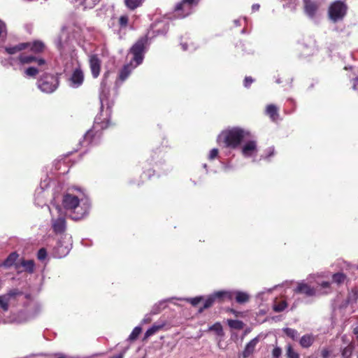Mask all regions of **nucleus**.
Returning a JSON list of instances; mask_svg holds the SVG:
<instances>
[{
	"label": "nucleus",
	"mask_w": 358,
	"mask_h": 358,
	"mask_svg": "<svg viewBox=\"0 0 358 358\" xmlns=\"http://www.w3.org/2000/svg\"><path fill=\"white\" fill-rule=\"evenodd\" d=\"M59 85V77L49 73H44L37 81L38 88L44 93H52Z\"/></svg>",
	"instance_id": "2"
},
{
	"label": "nucleus",
	"mask_w": 358,
	"mask_h": 358,
	"mask_svg": "<svg viewBox=\"0 0 358 358\" xmlns=\"http://www.w3.org/2000/svg\"><path fill=\"white\" fill-rule=\"evenodd\" d=\"M282 355V350L280 347H275L272 351V356L273 358H279Z\"/></svg>",
	"instance_id": "45"
},
{
	"label": "nucleus",
	"mask_w": 358,
	"mask_h": 358,
	"mask_svg": "<svg viewBox=\"0 0 358 358\" xmlns=\"http://www.w3.org/2000/svg\"><path fill=\"white\" fill-rule=\"evenodd\" d=\"M266 114L273 121H276L279 118V108L274 104H268L266 108Z\"/></svg>",
	"instance_id": "17"
},
{
	"label": "nucleus",
	"mask_w": 358,
	"mask_h": 358,
	"mask_svg": "<svg viewBox=\"0 0 358 358\" xmlns=\"http://www.w3.org/2000/svg\"><path fill=\"white\" fill-rule=\"evenodd\" d=\"M46 257H47L46 250L44 248L39 249V250L38 251V253H37V258L39 260L43 261L46 258Z\"/></svg>",
	"instance_id": "44"
},
{
	"label": "nucleus",
	"mask_w": 358,
	"mask_h": 358,
	"mask_svg": "<svg viewBox=\"0 0 358 358\" xmlns=\"http://www.w3.org/2000/svg\"><path fill=\"white\" fill-rule=\"evenodd\" d=\"M22 266L24 268L25 271L29 273H32L34 270V260H24L23 259L20 264H16L15 268L18 271V272H21L19 271L20 267Z\"/></svg>",
	"instance_id": "21"
},
{
	"label": "nucleus",
	"mask_w": 358,
	"mask_h": 358,
	"mask_svg": "<svg viewBox=\"0 0 358 358\" xmlns=\"http://www.w3.org/2000/svg\"><path fill=\"white\" fill-rule=\"evenodd\" d=\"M228 325L235 329H241L243 327V322L241 320H228Z\"/></svg>",
	"instance_id": "32"
},
{
	"label": "nucleus",
	"mask_w": 358,
	"mask_h": 358,
	"mask_svg": "<svg viewBox=\"0 0 358 358\" xmlns=\"http://www.w3.org/2000/svg\"><path fill=\"white\" fill-rule=\"evenodd\" d=\"M238 48H241L242 49V50H244L243 49V46H244V44L242 43V42H240V43L238 45H236Z\"/></svg>",
	"instance_id": "58"
},
{
	"label": "nucleus",
	"mask_w": 358,
	"mask_h": 358,
	"mask_svg": "<svg viewBox=\"0 0 358 358\" xmlns=\"http://www.w3.org/2000/svg\"><path fill=\"white\" fill-rule=\"evenodd\" d=\"M148 41L147 36H142L130 48V52L133 55L131 62H135L134 67H136L143 62Z\"/></svg>",
	"instance_id": "4"
},
{
	"label": "nucleus",
	"mask_w": 358,
	"mask_h": 358,
	"mask_svg": "<svg viewBox=\"0 0 358 358\" xmlns=\"http://www.w3.org/2000/svg\"><path fill=\"white\" fill-rule=\"evenodd\" d=\"M110 73L108 71L104 73L103 76V80L101 82V85H103L104 87L106 85V80L109 77Z\"/></svg>",
	"instance_id": "51"
},
{
	"label": "nucleus",
	"mask_w": 358,
	"mask_h": 358,
	"mask_svg": "<svg viewBox=\"0 0 358 358\" xmlns=\"http://www.w3.org/2000/svg\"><path fill=\"white\" fill-rule=\"evenodd\" d=\"M218 154H219L218 149H217V148L212 149L210 151V153L208 155V159L213 160V159H215L216 157H217Z\"/></svg>",
	"instance_id": "47"
},
{
	"label": "nucleus",
	"mask_w": 358,
	"mask_h": 358,
	"mask_svg": "<svg viewBox=\"0 0 358 358\" xmlns=\"http://www.w3.org/2000/svg\"><path fill=\"white\" fill-rule=\"evenodd\" d=\"M25 43L29 45L28 48L34 53H41L45 48V44L40 41H35L33 43L26 42Z\"/></svg>",
	"instance_id": "18"
},
{
	"label": "nucleus",
	"mask_w": 358,
	"mask_h": 358,
	"mask_svg": "<svg viewBox=\"0 0 358 358\" xmlns=\"http://www.w3.org/2000/svg\"><path fill=\"white\" fill-rule=\"evenodd\" d=\"M166 149V148L163 147L162 149H160V148H156L155 149H153L152 152V155H151V157L152 158V159H155V155H157L158 153L165 152Z\"/></svg>",
	"instance_id": "46"
},
{
	"label": "nucleus",
	"mask_w": 358,
	"mask_h": 358,
	"mask_svg": "<svg viewBox=\"0 0 358 358\" xmlns=\"http://www.w3.org/2000/svg\"><path fill=\"white\" fill-rule=\"evenodd\" d=\"M97 118L96 119L95 124L93 126V129L89 130L85 135L84 138L89 143H92L95 138L96 134H94L95 129H104L109 127L110 122L107 120L106 122H97Z\"/></svg>",
	"instance_id": "8"
},
{
	"label": "nucleus",
	"mask_w": 358,
	"mask_h": 358,
	"mask_svg": "<svg viewBox=\"0 0 358 358\" xmlns=\"http://www.w3.org/2000/svg\"><path fill=\"white\" fill-rule=\"evenodd\" d=\"M331 351L327 348H323L321 351V356L322 358H329Z\"/></svg>",
	"instance_id": "50"
},
{
	"label": "nucleus",
	"mask_w": 358,
	"mask_h": 358,
	"mask_svg": "<svg viewBox=\"0 0 358 358\" xmlns=\"http://www.w3.org/2000/svg\"><path fill=\"white\" fill-rule=\"evenodd\" d=\"M90 67L92 77L96 78L99 77L101 71V61L97 55H92L89 59Z\"/></svg>",
	"instance_id": "9"
},
{
	"label": "nucleus",
	"mask_w": 358,
	"mask_h": 358,
	"mask_svg": "<svg viewBox=\"0 0 358 358\" xmlns=\"http://www.w3.org/2000/svg\"><path fill=\"white\" fill-rule=\"evenodd\" d=\"M124 357V352H121L117 355L113 356L110 358H123Z\"/></svg>",
	"instance_id": "57"
},
{
	"label": "nucleus",
	"mask_w": 358,
	"mask_h": 358,
	"mask_svg": "<svg viewBox=\"0 0 358 358\" xmlns=\"http://www.w3.org/2000/svg\"><path fill=\"white\" fill-rule=\"evenodd\" d=\"M346 278V275L343 273H334L332 276V280L334 282H336L337 284H341L343 283Z\"/></svg>",
	"instance_id": "34"
},
{
	"label": "nucleus",
	"mask_w": 358,
	"mask_h": 358,
	"mask_svg": "<svg viewBox=\"0 0 358 358\" xmlns=\"http://www.w3.org/2000/svg\"><path fill=\"white\" fill-rule=\"evenodd\" d=\"M79 204L80 200L77 196L69 193L65 194L63 196L62 206L64 209L73 213L71 217L75 220L82 219L85 215L87 213L86 210L81 213L76 212V209L79 207Z\"/></svg>",
	"instance_id": "3"
},
{
	"label": "nucleus",
	"mask_w": 358,
	"mask_h": 358,
	"mask_svg": "<svg viewBox=\"0 0 358 358\" xmlns=\"http://www.w3.org/2000/svg\"><path fill=\"white\" fill-rule=\"evenodd\" d=\"M352 354V349L350 346L344 348L341 352V355L343 358H350Z\"/></svg>",
	"instance_id": "43"
},
{
	"label": "nucleus",
	"mask_w": 358,
	"mask_h": 358,
	"mask_svg": "<svg viewBox=\"0 0 358 358\" xmlns=\"http://www.w3.org/2000/svg\"><path fill=\"white\" fill-rule=\"evenodd\" d=\"M351 83L352 89L358 92V77L352 78Z\"/></svg>",
	"instance_id": "49"
},
{
	"label": "nucleus",
	"mask_w": 358,
	"mask_h": 358,
	"mask_svg": "<svg viewBox=\"0 0 358 358\" xmlns=\"http://www.w3.org/2000/svg\"><path fill=\"white\" fill-rule=\"evenodd\" d=\"M76 1L85 8H92L99 2V0H76Z\"/></svg>",
	"instance_id": "31"
},
{
	"label": "nucleus",
	"mask_w": 358,
	"mask_h": 358,
	"mask_svg": "<svg viewBox=\"0 0 358 358\" xmlns=\"http://www.w3.org/2000/svg\"><path fill=\"white\" fill-rule=\"evenodd\" d=\"M145 0H124V6L129 10L134 11L141 7Z\"/></svg>",
	"instance_id": "22"
},
{
	"label": "nucleus",
	"mask_w": 358,
	"mask_h": 358,
	"mask_svg": "<svg viewBox=\"0 0 358 358\" xmlns=\"http://www.w3.org/2000/svg\"><path fill=\"white\" fill-rule=\"evenodd\" d=\"M258 342V337H255L252 339L248 343H247L240 357L241 356L243 358H248L250 356H251L253 354Z\"/></svg>",
	"instance_id": "15"
},
{
	"label": "nucleus",
	"mask_w": 358,
	"mask_h": 358,
	"mask_svg": "<svg viewBox=\"0 0 358 358\" xmlns=\"http://www.w3.org/2000/svg\"><path fill=\"white\" fill-rule=\"evenodd\" d=\"M250 139H248V141L242 147L241 152L245 157H251L257 150L256 141Z\"/></svg>",
	"instance_id": "13"
},
{
	"label": "nucleus",
	"mask_w": 358,
	"mask_h": 358,
	"mask_svg": "<svg viewBox=\"0 0 358 358\" xmlns=\"http://www.w3.org/2000/svg\"><path fill=\"white\" fill-rule=\"evenodd\" d=\"M259 4H254V5H252V10H254V11L258 10H259Z\"/></svg>",
	"instance_id": "56"
},
{
	"label": "nucleus",
	"mask_w": 358,
	"mask_h": 358,
	"mask_svg": "<svg viewBox=\"0 0 358 358\" xmlns=\"http://www.w3.org/2000/svg\"><path fill=\"white\" fill-rule=\"evenodd\" d=\"M305 13L310 18L316 16L320 3L316 0H303Z\"/></svg>",
	"instance_id": "7"
},
{
	"label": "nucleus",
	"mask_w": 358,
	"mask_h": 358,
	"mask_svg": "<svg viewBox=\"0 0 358 358\" xmlns=\"http://www.w3.org/2000/svg\"><path fill=\"white\" fill-rule=\"evenodd\" d=\"M315 337L312 334H304L299 339V344L303 348H309L314 343Z\"/></svg>",
	"instance_id": "16"
},
{
	"label": "nucleus",
	"mask_w": 358,
	"mask_h": 358,
	"mask_svg": "<svg viewBox=\"0 0 358 358\" xmlns=\"http://www.w3.org/2000/svg\"><path fill=\"white\" fill-rule=\"evenodd\" d=\"M187 301L190 303L193 306H196L200 302L204 300V298L201 296H196L194 298H189L186 299Z\"/></svg>",
	"instance_id": "41"
},
{
	"label": "nucleus",
	"mask_w": 358,
	"mask_h": 358,
	"mask_svg": "<svg viewBox=\"0 0 358 358\" xmlns=\"http://www.w3.org/2000/svg\"><path fill=\"white\" fill-rule=\"evenodd\" d=\"M132 64H125L119 73V80L124 81L130 75L132 70Z\"/></svg>",
	"instance_id": "23"
},
{
	"label": "nucleus",
	"mask_w": 358,
	"mask_h": 358,
	"mask_svg": "<svg viewBox=\"0 0 358 358\" xmlns=\"http://www.w3.org/2000/svg\"><path fill=\"white\" fill-rule=\"evenodd\" d=\"M35 59H36V57L35 56L24 55L22 54L20 55L18 57V60L22 64H31L34 62Z\"/></svg>",
	"instance_id": "30"
},
{
	"label": "nucleus",
	"mask_w": 358,
	"mask_h": 358,
	"mask_svg": "<svg viewBox=\"0 0 358 358\" xmlns=\"http://www.w3.org/2000/svg\"><path fill=\"white\" fill-rule=\"evenodd\" d=\"M29 45L28 43H20L13 47H6L5 51L9 55H14L18 52L28 49Z\"/></svg>",
	"instance_id": "20"
},
{
	"label": "nucleus",
	"mask_w": 358,
	"mask_h": 358,
	"mask_svg": "<svg viewBox=\"0 0 358 358\" xmlns=\"http://www.w3.org/2000/svg\"><path fill=\"white\" fill-rule=\"evenodd\" d=\"M55 251L56 253V255L59 258H62V257H64L69 253V250L67 248H62V245H61V243L59 242L57 244V246L55 248Z\"/></svg>",
	"instance_id": "29"
},
{
	"label": "nucleus",
	"mask_w": 358,
	"mask_h": 358,
	"mask_svg": "<svg viewBox=\"0 0 358 358\" xmlns=\"http://www.w3.org/2000/svg\"><path fill=\"white\" fill-rule=\"evenodd\" d=\"M141 333V328L139 327H135L133 329L131 334L129 335V340L135 341L136 339H137V338L138 337V336L140 335Z\"/></svg>",
	"instance_id": "40"
},
{
	"label": "nucleus",
	"mask_w": 358,
	"mask_h": 358,
	"mask_svg": "<svg viewBox=\"0 0 358 358\" xmlns=\"http://www.w3.org/2000/svg\"><path fill=\"white\" fill-rule=\"evenodd\" d=\"M53 231L57 234H63L66 231V220L64 217H59L52 220Z\"/></svg>",
	"instance_id": "12"
},
{
	"label": "nucleus",
	"mask_w": 358,
	"mask_h": 358,
	"mask_svg": "<svg viewBox=\"0 0 358 358\" xmlns=\"http://www.w3.org/2000/svg\"><path fill=\"white\" fill-rule=\"evenodd\" d=\"M210 330L211 331H213L215 332H216V334L219 336H221L223 334V329H222V325L220 324V323L219 322H217L215 324H214L213 325H212L210 327Z\"/></svg>",
	"instance_id": "39"
},
{
	"label": "nucleus",
	"mask_w": 358,
	"mask_h": 358,
	"mask_svg": "<svg viewBox=\"0 0 358 358\" xmlns=\"http://www.w3.org/2000/svg\"><path fill=\"white\" fill-rule=\"evenodd\" d=\"M196 4L197 0H182L175 6V16L179 18H184L188 16L192 12V6Z\"/></svg>",
	"instance_id": "6"
},
{
	"label": "nucleus",
	"mask_w": 358,
	"mask_h": 358,
	"mask_svg": "<svg viewBox=\"0 0 358 358\" xmlns=\"http://www.w3.org/2000/svg\"><path fill=\"white\" fill-rule=\"evenodd\" d=\"M294 291L296 294H305L306 296H313L316 294V290L314 287L304 282L298 283Z\"/></svg>",
	"instance_id": "10"
},
{
	"label": "nucleus",
	"mask_w": 358,
	"mask_h": 358,
	"mask_svg": "<svg viewBox=\"0 0 358 358\" xmlns=\"http://www.w3.org/2000/svg\"><path fill=\"white\" fill-rule=\"evenodd\" d=\"M18 256V254L15 252L10 253L4 260L3 265L5 267H10L14 264L15 265L16 264H15V262L17 260Z\"/></svg>",
	"instance_id": "27"
},
{
	"label": "nucleus",
	"mask_w": 358,
	"mask_h": 358,
	"mask_svg": "<svg viewBox=\"0 0 358 358\" xmlns=\"http://www.w3.org/2000/svg\"><path fill=\"white\" fill-rule=\"evenodd\" d=\"M284 334L294 341H299V334L297 330L289 327L282 329Z\"/></svg>",
	"instance_id": "26"
},
{
	"label": "nucleus",
	"mask_w": 358,
	"mask_h": 358,
	"mask_svg": "<svg viewBox=\"0 0 358 358\" xmlns=\"http://www.w3.org/2000/svg\"><path fill=\"white\" fill-rule=\"evenodd\" d=\"M251 138V133L241 127H234L225 129L217 137V143L227 148L236 149L242 142Z\"/></svg>",
	"instance_id": "1"
},
{
	"label": "nucleus",
	"mask_w": 358,
	"mask_h": 358,
	"mask_svg": "<svg viewBox=\"0 0 358 358\" xmlns=\"http://www.w3.org/2000/svg\"><path fill=\"white\" fill-rule=\"evenodd\" d=\"M155 174L156 171L153 169L149 168L143 170V173L141 175L142 183H143L145 181L151 180L152 178L155 176Z\"/></svg>",
	"instance_id": "25"
},
{
	"label": "nucleus",
	"mask_w": 358,
	"mask_h": 358,
	"mask_svg": "<svg viewBox=\"0 0 358 358\" xmlns=\"http://www.w3.org/2000/svg\"><path fill=\"white\" fill-rule=\"evenodd\" d=\"M348 7L347 4L341 0L332 2L328 9L329 19L334 22L342 20L346 15Z\"/></svg>",
	"instance_id": "5"
},
{
	"label": "nucleus",
	"mask_w": 358,
	"mask_h": 358,
	"mask_svg": "<svg viewBox=\"0 0 358 358\" xmlns=\"http://www.w3.org/2000/svg\"><path fill=\"white\" fill-rule=\"evenodd\" d=\"M215 301H216V300H215V297L213 296V294H210L205 300L203 306L199 308L198 312L199 313H201L205 309L212 307Z\"/></svg>",
	"instance_id": "28"
},
{
	"label": "nucleus",
	"mask_w": 358,
	"mask_h": 358,
	"mask_svg": "<svg viewBox=\"0 0 358 358\" xmlns=\"http://www.w3.org/2000/svg\"><path fill=\"white\" fill-rule=\"evenodd\" d=\"M57 358H66V357L64 355H59Z\"/></svg>",
	"instance_id": "59"
},
{
	"label": "nucleus",
	"mask_w": 358,
	"mask_h": 358,
	"mask_svg": "<svg viewBox=\"0 0 358 358\" xmlns=\"http://www.w3.org/2000/svg\"><path fill=\"white\" fill-rule=\"evenodd\" d=\"M70 81L71 85L73 87H78L83 84L84 81V74L80 68L76 69L73 71Z\"/></svg>",
	"instance_id": "11"
},
{
	"label": "nucleus",
	"mask_w": 358,
	"mask_h": 358,
	"mask_svg": "<svg viewBox=\"0 0 358 358\" xmlns=\"http://www.w3.org/2000/svg\"><path fill=\"white\" fill-rule=\"evenodd\" d=\"M353 334L355 335L357 340L358 341V327L353 329Z\"/></svg>",
	"instance_id": "55"
},
{
	"label": "nucleus",
	"mask_w": 358,
	"mask_h": 358,
	"mask_svg": "<svg viewBox=\"0 0 358 358\" xmlns=\"http://www.w3.org/2000/svg\"><path fill=\"white\" fill-rule=\"evenodd\" d=\"M253 82L254 80L251 76H246L244 79L243 85L245 87L248 88Z\"/></svg>",
	"instance_id": "48"
},
{
	"label": "nucleus",
	"mask_w": 358,
	"mask_h": 358,
	"mask_svg": "<svg viewBox=\"0 0 358 358\" xmlns=\"http://www.w3.org/2000/svg\"><path fill=\"white\" fill-rule=\"evenodd\" d=\"M234 298L238 303L243 304L249 301L250 296L246 292L237 291L234 292Z\"/></svg>",
	"instance_id": "24"
},
{
	"label": "nucleus",
	"mask_w": 358,
	"mask_h": 358,
	"mask_svg": "<svg viewBox=\"0 0 358 358\" xmlns=\"http://www.w3.org/2000/svg\"><path fill=\"white\" fill-rule=\"evenodd\" d=\"M22 294V292L21 291H20L19 289H13L11 290H10L5 296L6 297V299H9L10 298L15 297L16 296H20Z\"/></svg>",
	"instance_id": "42"
},
{
	"label": "nucleus",
	"mask_w": 358,
	"mask_h": 358,
	"mask_svg": "<svg viewBox=\"0 0 358 358\" xmlns=\"http://www.w3.org/2000/svg\"><path fill=\"white\" fill-rule=\"evenodd\" d=\"M357 358H358V356H357Z\"/></svg>",
	"instance_id": "60"
},
{
	"label": "nucleus",
	"mask_w": 358,
	"mask_h": 358,
	"mask_svg": "<svg viewBox=\"0 0 358 358\" xmlns=\"http://www.w3.org/2000/svg\"><path fill=\"white\" fill-rule=\"evenodd\" d=\"M321 287H322L323 288H328L330 287V282L327 281H323L321 283Z\"/></svg>",
	"instance_id": "53"
},
{
	"label": "nucleus",
	"mask_w": 358,
	"mask_h": 358,
	"mask_svg": "<svg viewBox=\"0 0 358 358\" xmlns=\"http://www.w3.org/2000/svg\"><path fill=\"white\" fill-rule=\"evenodd\" d=\"M163 328V325H153L150 329H148L145 333V338H147L155 333L159 331L160 329Z\"/></svg>",
	"instance_id": "33"
},
{
	"label": "nucleus",
	"mask_w": 358,
	"mask_h": 358,
	"mask_svg": "<svg viewBox=\"0 0 358 358\" xmlns=\"http://www.w3.org/2000/svg\"><path fill=\"white\" fill-rule=\"evenodd\" d=\"M227 311L232 314H234L236 316L238 315V312L233 308H228Z\"/></svg>",
	"instance_id": "54"
},
{
	"label": "nucleus",
	"mask_w": 358,
	"mask_h": 358,
	"mask_svg": "<svg viewBox=\"0 0 358 358\" xmlns=\"http://www.w3.org/2000/svg\"><path fill=\"white\" fill-rule=\"evenodd\" d=\"M287 306V303L285 301H281L273 306V310L276 313H280L283 311Z\"/></svg>",
	"instance_id": "35"
},
{
	"label": "nucleus",
	"mask_w": 358,
	"mask_h": 358,
	"mask_svg": "<svg viewBox=\"0 0 358 358\" xmlns=\"http://www.w3.org/2000/svg\"><path fill=\"white\" fill-rule=\"evenodd\" d=\"M0 307L5 312L8 310V308H9L8 299H6L5 295L0 296Z\"/></svg>",
	"instance_id": "36"
},
{
	"label": "nucleus",
	"mask_w": 358,
	"mask_h": 358,
	"mask_svg": "<svg viewBox=\"0 0 358 358\" xmlns=\"http://www.w3.org/2000/svg\"><path fill=\"white\" fill-rule=\"evenodd\" d=\"M213 295L215 297L216 301L220 303L224 302L225 301H231L234 299V292L231 291H217L215 292Z\"/></svg>",
	"instance_id": "14"
},
{
	"label": "nucleus",
	"mask_w": 358,
	"mask_h": 358,
	"mask_svg": "<svg viewBox=\"0 0 358 358\" xmlns=\"http://www.w3.org/2000/svg\"><path fill=\"white\" fill-rule=\"evenodd\" d=\"M34 62H36L38 66H43L46 64V62L44 59L38 57H36V59H35Z\"/></svg>",
	"instance_id": "52"
},
{
	"label": "nucleus",
	"mask_w": 358,
	"mask_h": 358,
	"mask_svg": "<svg viewBox=\"0 0 358 358\" xmlns=\"http://www.w3.org/2000/svg\"><path fill=\"white\" fill-rule=\"evenodd\" d=\"M117 25L120 30H126L129 27H131L129 15H121L117 19Z\"/></svg>",
	"instance_id": "19"
},
{
	"label": "nucleus",
	"mask_w": 358,
	"mask_h": 358,
	"mask_svg": "<svg viewBox=\"0 0 358 358\" xmlns=\"http://www.w3.org/2000/svg\"><path fill=\"white\" fill-rule=\"evenodd\" d=\"M38 73H39L38 69L34 66H30L24 71V74L26 76L32 77V78H35Z\"/></svg>",
	"instance_id": "37"
},
{
	"label": "nucleus",
	"mask_w": 358,
	"mask_h": 358,
	"mask_svg": "<svg viewBox=\"0 0 358 358\" xmlns=\"http://www.w3.org/2000/svg\"><path fill=\"white\" fill-rule=\"evenodd\" d=\"M286 355L288 358H299V354L295 352L290 345L287 348Z\"/></svg>",
	"instance_id": "38"
}]
</instances>
